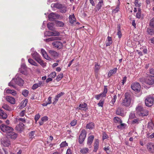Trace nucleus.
I'll return each mask as SVG.
<instances>
[{
	"label": "nucleus",
	"mask_w": 154,
	"mask_h": 154,
	"mask_svg": "<svg viewBox=\"0 0 154 154\" xmlns=\"http://www.w3.org/2000/svg\"><path fill=\"white\" fill-rule=\"evenodd\" d=\"M117 70V68H115L112 69L110 70L108 73V77H110L113 74H115Z\"/></svg>",
	"instance_id": "nucleus-24"
},
{
	"label": "nucleus",
	"mask_w": 154,
	"mask_h": 154,
	"mask_svg": "<svg viewBox=\"0 0 154 154\" xmlns=\"http://www.w3.org/2000/svg\"><path fill=\"white\" fill-rule=\"evenodd\" d=\"M104 149L107 154L110 153L111 152L110 150L109 149V147L108 146L105 147Z\"/></svg>",
	"instance_id": "nucleus-55"
},
{
	"label": "nucleus",
	"mask_w": 154,
	"mask_h": 154,
	"mask_svg": "<svg viewBox=\"0 0 154 154\" xmlns=\"http://www.w3.org/2000/svg\"><path fill=\"white\" fill-rule=\"evenodd\" d=\"M77 123V121L76 120H74L70 123V124L72 126H75Z\"/></svg>",
	"instance_id": "nucleus-57"
},
{
	"label": "nucleus",
	"mask_w": 154,
	"mask_h": 154,
	"mask_svg": "<svg viewBox=\"0 0 154 154\" xmlns=\"http://www.w3.org/2000/svg\"><path fill=\"white\" fill-rule=\"evenodd\" d=\"M52 34V32L49 31H46L44 33L45 35H48V36H52V35H50Z\"/></svg>",
	"instance_id": "nucleus-56"
},
{
	"label": "nucleus",
	"mask_w": 154,
	"mask_h": 154,
	"mask_svg": "<svg viewBox=\"0 0 154 154\" xmlns=\"http://www.w3.org/2000/svg\"><path fill=\"white\" fill-rule=\"evenodd\" d=\"M119 7H117L116 9L113 10L112 11L113 13L115 14L119 11Z\"/></svg>",
	"instance_id": "nucleus-61"
},
{
	"label": "nucleus",
	"mask_w": 154,
	"mask_h": 154,
	"mask_svg": "<svg viewBox=\"0 0 154 154\" xmlns=\"http://www.w3.org/2000/svg\"><path fill=\"white\" fill-rule=\"evenodd\" d=\"M7 135L8 137L11 138V139H15L17 137V134L13 132V131L8 133Z\"/></svg>",
	"instance_id": "nucleus-20"
},
{
	"label": "nucleus",
	"mask_w": 154,
	"mask_h": 154,
	"mask_svg": "<svg viewBox=\"0 0 154 154\" xmlns=\"http://www.w3.org/2000/svg\"><path fill=\"white\" fill-rule=\"evenodd\" d=\"M141 86L139 83H135V96L139 97L142 94Z\"/></svg>",
	"instance_id": "nucleus-7"
},
{
	"label": "nucleus",
	"mask_w": 154,
	"mask_h": 154,
	"mask_svg": "<svg viewBox=\"0 0 154 154\" xmlns=\"http://www.w3.org/2000/svg\"><path fill=\"white\" fill-rule=\"evenodd\" d=\"M54 24L52 23H48L47 24V27L48 29L52 31L54 30L55 29L53 27Z\"/></svg>",
	"instance_id": "nucleus-31"
},
{
	"label": "nucleus",
	"mask_w": 154,
	"mask_h": 154,
	"mask_svg": "<svg viewBox=\"0 0 154 154\" xmlns=\"http://www.w3.org/2000/svg\"><path fill=\"white\" fill-rule=\"evenodd\" d=\"M100 66L97 64H96L95 66L94 70L96 72H97L98 70L100 69Z\"/></svg>",
	"instance_id": "nucleus-53"
},
{
	"label": "nucleus",
	"mask_w": 154,
	"mask_h": 154,
	"mask_svg": "<svg viewBox=\"0 0 154 154\" xmlns=\"http://www.w3.org/2000/svg\"><path fill=\"white\" fill-rule=\"evenodd\" d=\"M147 137L149 139L154 138V132L150 135H149V134H147Z\"/></svg>",
	"instance_id": "nucleus-60"
},
{
	"label": "nucleus",
	"mask_w": 154,
	"mask_h": 154,
	"mask_svg": "<svg viewBox=\"0 0 154 154\" xmlns=\"http://www.w3.org/2000/svg\"><path fill=\"white\" fill-rule=\"evenodd\" d=\"M141 113L143 114V115H145L144 116H147L148 115L149 112L147 110L144 109H143V110H142V111L141 112Z\"/></svg>",
	"instance_id": "nucleus-51"
},
{
	"label": "nucleus",
	"mask_w": 154,
	"mask_h": 154,
	"mask_svg": "<svg viewBox=\"0 0 154 154\" xmlns=\"http://www.w3.org/2000/svg\"><path fill=\"white\" fill-rule=\"evenodd\" d=\"M2 107L5 109L9 111L11 110V109L10 107L8 105L5 104H4L2 106Z\"/></svg>",
	"instance_id": "nucleus-45"
},
{
	"label": "nucleus",
	"mask_w": 154,
	"mask_h": 154,
	"mask_svg": "<svg viewBox=\"0 0 154 154\" xmlns=\"http://www.w3.org/2000/svg\"><path fill=\"white\" fill-rule=\"evenodd\" d=\"M149 24L150 26L154 27V17L151 20Z\"/></svg>",
	"instance_id": "nucleus-63"
},
{
	"label": "nucleus",
	"mask_w": 154,
	"mask_h": 154,
	"mask_svg": "<svg viewBox=\"0 0 154 154\" xmlns=\"http://www.w3.org/2000/svg\"><path fill=\"white\" fill-rule=\"evenodd\" d=\"M63 77V73H60L58 75L56 78V80L57 82L60 81Z\"/></svg>",
	"instance_id": "nucleus-43"
},
{
	"label": "nucleus",
	"mask_w": 154,
	"mask_h": 154,
	"mask_svg": "<svg viewBox=\"0 0 154 154\" xmlns=\"http://www.w3.org/2000/svg\"><path fill=\"white\" fill-rule=\"evenodd\" d=\"M143 109V107L141 106H137L136 108V113L137 115L141 116H144L145 115H146L145 114L143 115V114L141 113V112Z\"/></svg>",
	"instance_id": "nucleus-9"
},
{
	"label": "nucleus",
	"mask_w": 154,
	"mask_h": 154,
	"mask_svg": "<svg viewBox=\"0 0 154 154\" xmlns=\"http://www.w3.org/2000/svg\"><path fill=\"white\" fill-rule=\"evenodd\" d=\"M41 53L43 57L47 60H49L51 58L48 56L45 50L43 49L41 50Z\"/></svg>",
	"instance_id": "nucleus-18"
},
{
	"label": "nucleus",
	"mask_w": 154,
	"mask_h": 154,
	"mask_svg": "<svg viewBox=\"0 0 154 154\" xmlns=\"http://www.w3.org/2000/svg\"><path fill=\"white\" fill-rule=\"evenodd\" d=\"M116 113L117 115H120L122 116H123L125 115L123 109L122 108L120 107L117 108Z\"/></svg>",
	"instance_id": "nucleus-12"
},
{
	"label": "nucleus",
	"mask_w": 154,
	"mask_h": 154,
	"mask_svg": "<svg viewBox=\"0 0 154 154\" xmlns=\"http://www.w3.org/2000/svg\"><path fill=\"white\" fill-rule=\"evenodd\" d=\"M94 127V123L92 122L88 124L86 126V128L89 129H92Z\"/></svg>",
	"instance_id": "nucleus-34"
},
{
	"label": "nucleus",
	"mask_w": 154,
	"mask_h": 154,
	"mask_svg": "<svg viewBox=\"0 0 154 154\" xmlns=\"http://www.w3.org/2000/svg\"><path fill=\"white\" fill-rule=\"evenodd\" d=\"M29 93V91L26 90H24L22 92V94L24 96V97H26L28 96Z\"/></svg>",
	"instance_id": "nucleus-48"
},
{
	"label": "nucleus",
	"mask_w": 154,
	"mask_h": 154,
	"mask_svg": "<svg viewBox=\"0 0 154 154\" xmlns=\"http://www.w3.org/2000/svg\"><path fill=\"white\" fill-rule=\"evenodd\" d=\"M43 86V83L42 82L40 81L38 83L34 84L32 86V89L33 90L39 87Z\"/></svg>",
	"instance_id": "nucleus-21"
},
{
	"label": "nucleus",
	"mask_w": 154,
	"mask_h": 154,
	"mask_svg": "<svg viewBox=\"0 0 154 154\" xmlns=\"http://www.w3.org/2000/svg\"><path fill=\"white\" fill-rule=\"evenodd\" d=\"M99 146V141L97 139L95 140L94 143V151L95 152H96Z\"/></svg>",
	"instance_id": "nucleus-27"
},
{
	"label": "nucleus",
	"mask_w": 154,
	"mask_h": 154,
	"mask_svg": "<svg viewBox=\"0 0 154 154\" xmlns=\"http://www.w3.org/2000/svg\"><path fill=\"white\" fill-rule=\"evenodd\" d=\"M4 91L6 93L10 94L13 96H15L17 94L16 91L13 90L5 89Z\"/></svg>",
	"instance_id": "nucleus-19"
},
{
	"label": "nucleus",
	"mask_w": 154,
	"mask_h": 154,
	"mask_svg": "<svg viewBox=\"0 0 154 154\" xmlns=\"http://www.w3.org/2000/svg\"><path fill=\"white\" fill-rule=\"evenodd\" d=\"M87 106V104L85 103L80 104L79 106V109H84L85 108L86 109Z\"/></svg>",
	"instance_id": "nucleus-35"
},
{
	"label": "nucleus",
	"mask_w": 154,
	"mask_h": 154,
	"mask_svg": "<svg viewBox=\"0 0 154 154\" xmlns=\"http://www.w3.org/2000/svg\"><path fill=\"white\" fill-rule=\"evenodd\" d=\"M69 20L70 23L73 25L76 23V19L74 15L73 14L72 15H70L69 17Z\"/></svg>",
	"instance_id": "nucleus-16"
},
{
	"label": "nucleus",
	"mask_w": 154,
	"mask_h": 154,
	"mask_svg": "<svg viewBox=\"0 0 154 154\" xmlns=\"http://www.w3.org/2000/svg\"><path fill=\"white\" fill-rule=\"evenodd\" d=\"M62 4L58 3H54L51 4V7L52 8H54L60 9L62 7Z\"/></svg>",
	"instance_id": "nucleus-22"
},
{
	"label": "nucleus",
	"mask_w": 154,
	"mask_h": 154,
	"mask_svg": "<svg viewBox=\"0 0 154 154\" xmlns=\"http://www.w3.org/2000/svg\"><path fill=\"white\" fill-rule=\"evenodd\" d=\"M55 23L57 26L60 27H63L64 25L63 22L59 21H56Z\"/></svg>",
	"instance_id": "nucleus-32"
},
{
	"label": "nucleus",
	"mask_w": 154,
	"mask_h": 154,
	"mask_svg": "<svg viewBox=\"0 0 154 154\" xmlns=\"http://www.w3.org/2000/svg\"><path fill=\"white\" fill-rule=\"evenodd\" d=\"M138 11L136 14V17L137 18L139 19L141 17V11L140 8H138Z\"/></svg>",
	"instance_id": "nucleus-38"
},
{
	"label": "nucleus",
	"mask_w": 154,
	"mask_h": 154,
	"mask_svg": "<svg viewBox=\"0 0 154 154\" xmlns=\"http://www.w3.org/2000/svg\"><path fill=\"white\" fill-rule=\"evenodd\" d=\"M114 121L116 123H121L122 121L121 119L118 117H115L114 118Z\"/></svg>",
	"instance_id": "nucleus-37"
},
{
	"label": "nucleus",
	"mask_w": 154,
	"mask_h": 154,
	"mask_svg": "<svg viewBox=\"0 0 154 154\" xmlns=\"http://www.w3.org/2000/svg\"><path fill=\"white\" fill-rule=\"evenodd\" d=\"M52 45L55 47L59 49H61L63 47V44L60 42H54L52 43Z\"/></svg>",
	"instance_id": "nucleus-13"
},
{
	"label": "nucleus",
	"mask_w": 154,
	"mask_h": 154,
	"mask_svg": "<svg viewBox=\"0 0 154 154\" xmlns=\"http://www.w3.org/2000/svg\"><path fill=\"white\" fill-rule=\"evenodd\" d=\"M58 37H52L49 38L48 39H44V40L47 42H48L51 41H52L55 40L57 39Z\"/></svg>",
	"instance_id": "nucleus-42"
},
{
	"label": "nucleus",
	"mask_w": 154,
	"mask_h": 154,
	"mask_svg": "<svg viewBox=\"0 0 154 154\" xmlns=\"http://www.w3.org/2000/svg\"><path fill=\"white\" fill-rule=\"evenodd\" d=\"M49 53L53 57H56L58 55L57 53L53 50H50Z\"/></svg>",
	"instance_id": "nucleus-40"
},
{
	"label": "nucleus",
	"mask_w": 154,
	"mask_h": 154,
	"mask_svg": "<svg viewBox=\"0 0 154 154\" xmlns=\"http://www.w3.org/2000/svg\"><path fill=\"white\" fill-rule=\"evenodd\" d=\"M17 120L18 122H26V119L24 118H19L18 117L17 118Z\"/></svg>",
	"instance_id": "nucleus-54"
},
{
	"label": "nucleus",
	"mask_w": 154,
	"mask_h": 154,
	"mask_svg": "<svg viewBox=\"0 0 154 154\" xmlns=\"http://www.w3.org/2000/svg\"><path fill=\"white\" fill-rule=\"evenodd\" d=\"M63 94L64 93L61 92L57 95H56L55 97L54 102L53 103V104H54L56 103L58 101L59 98L61 96H63Z\"/></svg>",
	"instance_id": "nucleus-23"
},
{
	"label": "nucleus",
	"mask_w": 154,
	"mask_h": 154,
	"mask_svg": "<svg viewBox=\"0 0 154 154\" xmlns=\"http://www.w3.org/2000/svg\"><path fill=\"white\" fill-rule=\"evenodd\" d=\"M0 116L2 117V119H6L7 117V114L1 109H0Z\"/></svg>",
	"instance_id": "nucleus-28"
},
{
	"label": "nucleus",
	"mask_w": 154,
	"mask_h": 154,
	"mask_svg": "<svg viewBox=\"0 0 154 154\" xmlns=\"http://www.w3.org/2000/svg\"><path fill=\"white\" fill-rule=\"evenodd\" d=\"M1 143L4 146H8L10 144L9 140L6 138L1 139Z\"/></svg>",
	"instance_id": "nucleus-11"
},
{
	"label": "nucleus",
	"mask_w": 154,
	"mask_h": 154,
	"mask_svg": "<svg viewBox=\"0 0 154 154\" xmlns=\"http://www.w3.org/2000/svg\"><path fill=\"white\" fill-rule=\"evenodd\" d=\"M68 146V144L66 141L63 142L60 145V147H63Z\"/></svg>",
	"instance_id": "nucleus-52"
},
{
	"label": "nucleus",
	"mask_w": 154,
	"mask_h": 154,
	"mask_svg": "<svg viewBox=\"0 0 154 154\" xmlns=\"http://www.w3.org/2000/svg\"><path fill=\"white\" fill-rule=\"evenodd\" d=\"M117 99V96L116 95L114 96L113 98L112 99L110 103V105L111 106H113Z\"/></svg>",
	"instance_id": "nucleus-36"
},
{
	"label": "nucleus",
	"mask_w": 154,
	"mask_h": 154,
	"mask_svg": "<svg viewBox=\"0 0 154 154\" xmlns=\"http://www.w3.org/2000/svg\"><path fill=\"white\" fill-rule=\"evenodd\" d=\"M19 71L20 72L22 73L23 74L26 75L27 74V72L25 71V69H23V70H22L21 68H20L19 69Z\"/></svg>",
	"instance_id": "nucleus-59"
},
{
	"label": "nucleus",
	"mask_w": 154,
	"mask_h": 154,
	"mask_svg": "<svg viewBox=\"0 0 154 154\" xmlns=\"http://www.w3.org/2000/svg\"><path fill=\"white\" fill-rule=\"evenodd\" d=\"M28 61L29 63L31 65L36 66H38V64L32 59H29L28 60Z\"/></svg>",
	"instance_id": "nucleus-33"
},
{
	"label": "nucleus",
	"mask_w": 154,
	"mask_h": 154,
	"mask_svg": "<svg viewBox=\"0 0 154 154\" xmlns=\"http://www.w3.org/2000/svg\"><path fill=\"white\" fill-rule=\"evenodd\" d=\"M147 148L148 150L151 152H154V144L152 143H149L147 144Z\"/></svg>",
	"instance_id": "nucleus-17"
},
{
	"label": "nucleus",
	"mask_w": 154,
	"mask_h": 154,
	"mask_svg": "<svg viewBox=\"0 0 154 154\" xmlns=\"http://www.w3.org/2000/svg\"><path fill=\"white\" fill-rule=\"evenodd\" d=\"M67 8L64 5H63L62 7L60 9V11L62 13H65L67 11Z\"/></svg>",
	"instance_id": "nucleus-29"
},
{
	"label": "nucleus",
	"mask_w": 154,
	"mask_h": 154,
	"mask_svg": "<svg viewBox=\"0 0 154 154\" xmlns=\"http://www.w3.org/2000/svg\"><path fill=\"white\" fill-rule=\"evenodd\" d=\"M86 135V132L85 130H83L81 132L79 137V142L80 144L82 143L85 140Z\"/></svg>",
	"instance_id": "nucleus-8"
},
{
	"label": "nucleus",
	"mask_w": 154,
	"mask_h": 154,
	"mask_svg": "<svg viewBox=\"0 0 154 154\" xmlns=\"http://www.w3.org/2000/svg\"><path fill=\"white\" fill-rule=\"evenodd\" d=\"M131 98L130 95L128 92L125 94V98L123 100L122 105L126 107L129 106L131 102Z\"/></svg>",
	"instance_id": "nucleus-2"
},
{
	"label": "nucleus",
	"mask_w": 154,
	"mask_h": 154,
	"mask_svg": "<svg viewBox=\"0 0 154 154\" xmlns=\"http://www.w3.org/2000/svg\"><path fill=\"white\" fill-rule=\"evenodd\" d=\"M88 148H85L82 149L80 151V152L82 154H86L88 152Z\"/></svg>",
	"instance_id": "nucleus-41"
},
{
	"label": "nucleus",
	"mask_w": 154,
	"mask_h": 154,
	"mask_svg": "<svg viewBox=\"0 0 154 154\" xmlns=\"http://www.w3.org/2000/svg\"><path fill=\"white\" fill-rule=\"evenodd\" d=\"M107 92V88L106 86H104L103 89V92L101 94L102 95V97H105L106 96V94Z\"/></svg>",
	"instance_id": "nucleus-39"
},
{
	"label": "nucleus",
	"mask_w": 154,
	"mask_h": 154,
	"mask_svg": "<svg viewBox=\"0 0 154 154\" xmlns=\"http://www.w3.org/2000/svg\"><path fill=\"white\" fill-rule=\"evenodd\" d=\"M103 4L102 0H100L98 4L96 6V11H98L101 8Z\"/></svg>",
	"instance_id": "nucleus-25"
},
{
	"label": "nucleus",
	"mask_w": 154,
	"mask_h": 154,
	"mask_svg": "<svg viewBox=\"0 0 154 154\" xmlns=\"http://www.w3.org/2000/svg\"><path fill=\"white\" fill-rule=\"evenodd\" d=\"M35 135V132L33 131L31 132L29 134V138L31 139L34 138Z\"/></svg>",
	"instance_id": "nucleus-46"
},
{
	"label": "nucleus",
	"mask_w": 154,
	"mask_h": 154,
	"mask_svg": "<svg viewBox=\"0 0 154 154\" xmlns=\"http://www.w3.org/2000/svg\"><path fill=\"white\" fill-rule=\"evenodd\" d=\"M48 120V117L47 116H45L41 119V121L43 122H45Z\"/></svg>",
	"instance_id": "nucleus-62"
},
{
	"label": "nucleus",
	"mask_w": 154,
	"mask_h": 154,
	"mask_svg": "<svg viewBox=\"0 0 154 154\" xmlns=\"http://www.w3.org/2000/svg\"><path fill=\"white\" fill-rule=\"evenodd\" d=\"M94 138V137L93 135L90 136L88 138L87 144L89 145H91L92 143L93 140Z\"/></svg>",
	"instance_id": "nucleus-26"
},
{
	"label": "nucleus",
	"mask_w": 154,
	"mask_h": 154,
	"mask_svg": "<svg viewBox=\"0 0 154 154\" xmlns=\"http://www.w3.org/2000/svg\"><path fill=\"white\" fill-rule=\"evenodd\" d=\"M52 34L51 35H52L53 36H58L60 35V33L59 32L56 31H55L54 30L53 31Z\"/></svg>",
	"instance_id": "nucleus-47"
},
{
	"label": "nucleus",
	"mask_w": 154,
	"mask_h": 154,
	"mask_svg": "<svg viewBox=\"0 0 154 154\" xmlns=\"http://www.w3.org/2000/svg\"><path fill=\"white\" fill-rule=\"evenodd\" d=\"M24 83V81L21 78L16 76L15 78L13 79L11 82L8 83V86L15 88L16 84L20 86H22Z\"/></svg>",
	"instance_id": "nucleus-1"
},
{
	"label": "nucleus",
	"mask_w": 154,
	"mask_h": 154,
	"mask_svg": "<svg viewBox=\"0 0 154 154\" xmlns=\"http://www.w3.org/2000/svg\"><path fill=\"white\" fill-rule=\"evenodd\" d=\"M120 125L117 126L119 128H124L125 126V124L124 123H120Z\"/></svg>",
	"instance_id": "nucleus-64"
},
{
	"label": "nucleus",
	"mask_w": 154,
	"mask_h": 154,
	"mask_svg": "<svg viewBox=\"0 0 154 154\" xmlns=\"http://www.w3.org/2000/svg\"><path fill=\"white\" fill-rule=\"evenodd\" d=\"M148 127L150 130L153 129L154 128V123L151 122H149Z\"/></svg>",
	"instance_id": "nucleus-44"
},
{
	"label": "nucleus",
	"mask_w": 154,
	"mask_h": 154,
	"mask_svg": "<svg viewBox=\"0 0 154 154\" xmlns=\"http://www.w3.org/2000/svg\"><path fill=\"white\" fill-rule=\"evenodd\" d=\"M103 101L100 100L99 103H98L97 105L99 106L102 107L103 106Z\"/></svg>",
	"instance_id": "nucleus-58"
},
{
	"label": "nucleus",
	"mask_w": 154,
	"mask_h": 154,
	"mask_svg": "<svg viewBox=\"0 0 154 154\" xmlns=\"http://www.w3.org/2000/svg\"><path fill=\"white\" fill-rule=\"evenodd\" d=\"M31 54L33 58L41 65L42 66L45 65L43 61L41 59L40 56L36 52L34 51Z\"/></svg>",
	"instance_id": "nucleus-4"
},
{
	"label": "nucleus",
	"mask_w": 154,
	"mask_h": 154,
	"mask_svg": "<svg viewBox=\"0 0 154 154\" xmlns=\"http://www.w3.org/2000/svg\"><path fill=\"white\" fill-rule=\"evenodd\" d=\"M59 16L54 13H51L48 15V18L50 20L54 21L55 19H57L59 17Z\"/></svg>",
	"instance_id": "nucleus-10"
},
{
	"label": "nucleus",
	"mask_w": 154,
	"mask_h": 154,
	"mask_svg": "<svg viewBox=\"0 0 154 154\" xmlns=\"http://www.w3.org/2000/svg\"><path fill=\"white\" fill-rule=\"evenodd\" d=\"M154 98L150 96L147 97L145 100V103L146 106H150L153 105Z\"/></svg>",
	"instance_id": "nucleus-6"
},
{
	"label": "nucleus",
	"mask_w": 154,
	"mask_h": 154,
	"mask_svg": "<svg viewBox=\"0 0 154 154\" xmlns=\"http://www.w3.org/2000/svg\"><path fill=\"white\" fill-rule=\"evenodd\" d=\"M5 99L7 101L10 103L11 104H14L15 103V99L11 96H7L5 97Z\"/></svg>",
	"instance_id": "nucleus-14"
},
{
	"label": "nucleus",
	"mask_w": 154,
	"mask_h": 154,
	"mask_svg": "<svg viewBox=\"0 0 154 154\" xmlns=\"http://www.w3.org/2000/svg\"><path fill=\"white\" fill-rule=\"evenodd\" d=\"M56 76V73L55 72H53L51 73L49 75V76L52 79L54 78Z\"/></svg>",
	"instance_id": "nucleus-50"
},
{
	"label": "nucleus",
	"mask_w": 154,
	"mask_h": 154,
	"mask_svg": "<svg viewBox=\"0 0 154 154\" xmlns=\"http://www.w3.org/2000/svg\"><path fill=\"white\" fill-rule=\"evenodd\" d=\"M140 81L147 85H152L154 83V76L150 75L147 77L145 79H140Z\"/></svg>",
	"instance_id": "nucleus-3"
},
{
	"label": "nucleus",
	"mask_w": 154,
	"mask_h": 154,
	"mask_svg": "<svg viewBox=\"0 0 154 154\" xmlns=\"http://www.w3.org/2000/svg\"><path fill=\"white\" fill-rule=\"evenodd\" d=\"M134 117L135 113H134V112H131L129 116V120L130 122V121H131L132 119H133V120H132V122H135V119H134Z\"/></svg>",
	"instance_id": "nucleus-30"
},
{
	"label": "nucleus",
	"mask_w": 154,
	"mask_h": 154,
	"mask_svg": "<svg viewBox=\"0 0 154 154\" xmlns=\"http://www.w3.org/2000/svg\"><path fill=\"white\" fill-rule=\"evenodd\" d=\"M141 5V3L140 1L138 0H135V7H138L139 8Z\"/></svg>",
	"instance_id": "nucleus-49"
},
{
	"label": "nucleus",
	"mask_w": 154,
	"mask_h": 154,
	"mask_svg": "<svg viewBox=\"0 0 154 154\" xmlns=\"http://www.w3.org/2000/svg\"><path fill=\"white\" fill-rule=\"evenodd\" d=\"M24 125L21 122L16 127V129L18 131L21 132L24 129Z\"/></svg>",
	"instance_id": "nucleus-15"
},
{
	"label": "nucleus",
	"mask_w": 154,
	"mask_h": 154,
	"mask_svg": "<svg viewBox=\"0 0 154 154\" xmlns=\"http://www.w3.org/2000/svg\"><path fill=\"white\" fill-rule=\"evenodd\" d=\"M0 128L2 131L6 133L7 134L11 131H13V129L11 127L4 124L1 125Z\"/></svg>",
	"instance_id": "nucleus-5"
}]
</instances>
